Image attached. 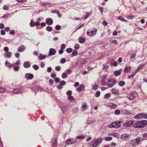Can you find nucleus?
Returning <instances> with one entry per match:
<instances>
[{
	"instance_id": "6e6552de",
	"label": "nucleus",
	"mask_w": 147,
	"mask_h": 147,
	"mask_svg": "<svg viewBox=\"0 0 147 147\" xmlns=\"http://www.w3.org/2000/svg\"><path fill=\"white\" fill-rule=\"evenodd\" d=\"M129 135L127 134H123L121 135V138L122 140H126L128 139L129 137Z\"/></svg>"
},
{
	"instance_id": "864d4df0",
	"label": "nucleus",
	"mask_w": 147,
	"mask_h": 147,
	"mask_svg": "<svg viewBox=\"0 0 147 147\" xmlns=\"http://www.w3.org/2000/svg\"><path fill=\"white\" fill-rule=\"evenodd\" d=\"M52 12L53 13H55L57 14H59L60 12L58 10H52Z\"/></svg>"
},
{
	"instance_id": "ddd939ff",
	"label": "nucleus",
	"mask_w": 147,
	"mask_h": 147,
	"mask_svg": "<svg viewBox=\"0 0 147 147\" xmlns=\"http://www.w3.org/2000/svg\"><path fill=\"white\" fill-rule=\"evenodd\" d=\"M133 123L134 122L133 121H128L126 122L125 124L126 127H129L133 125Z\"/></svg>"
},
{
	"instance_id": "bb28decb",
	"label": "nucleus",
	"mask_w": 147,
	"mask_h": 147,
	"mask_svg": "<svg viewBox=\"0 0 147 147\" xmlns=\"http://www.w3.org/2000/svg\"><path fill=\"white\" fill-rule=\"evenodd\" d=\"M68 98L70 102H73L75 100L74 97L72 96H68Z\"/></svg>"
},
{
	"instance_id": "b1692460",
	"label": "nucleus",
	"mask_w": 147,
	"mask_h": 147,
	"mask_svg": "<svg viewBox=\"0 0 147 147\" xmlns=\"http://www.w3.org/2000/svg\"><path fill=\"white\" fill-rule=\"evenodd\" d=\"M118 84L119 86L122 87L125 84V83L124 81L121 80L119 81Z\"/></svg>"
},
{
	"instance_id": "69168bd1",
	"label": "nucleus",
	"mask_w": 147,
	"mask_h": 147,
	"mask_svg": "<svg viewBox=\"0 0 147 147\" xmlns=\"http://www.w3.org/2000/svg\"><path fill=\"white\" fill-rule=\"evenodd\" d=\"M9 34L12 35H14L15 34V31L14 30H10L9 32Z\"/></svg>"
},
{
	"instance_id": "4be33fe9",
	"label": "nucleus",
	"mask_w": 147,
	"mask_h": 147,
	"mask_svg": "<svg viewBox=\"0 0 147 147\" xmlns=\"http://www.w3.org/2000/svg\"><path fill=\"white\" fill-rule=\"evenodd\" d=\"M57 144V140L55 138H54L52 139V144L53 146H55Z\"/></svg>"
},
{
	"instance_id": "f03ea898",
	"label": "nucleus",
	"mask_w": 147,
	"mask_h": 147,
	"mask_svg": "<svg viewBox=\"0 0 147 147\" xmlns=\"http://www.w3.org/2000/svg\"><path fill=\"white\" fill-rule=\"evenodd\" d=\"M116 82L117 81L115 79H109L108 80V82L107 83V85L109 88H111L116 84Z\"/></svg>"
},
{
	"instance_id": "f8f14e48",
	"label": "nucleus",
	"mask_w": 147,
	"mask_h": 147,
	"mask_svg": "<svg viewBox=\"0 0 147 147\" xmlns=\"http://www.w3.org/2000/svg\"><path fill=\"white\" fill-rule=\"evenodd\" d=\"M122 71V69H121L115 71L114 72V74L116 76H118L121 74Z\"/></svg>"
},
{
	"instance_id": "20e7f679",
	"label": "nucleus",
	"mask_w": 147,
	"mask_h": 147,
	"mask_svg": "<svg viewBox=\"0 0 147 147\" xmlns=\"http://www.w3.org/2000/svg\"><path fill=\"white\" fill-rule=\"evenodd\" d=\"M101 142V139L99 138L93 140L91 142V146L92 147H96Z\"/></svg>"
},
{
	"instance_id": "c03bdc74",
	"label": "nucleus",
	"mask_w": 147,
	"mask_h": 147,
	"mask_svg": "<svg viewBox=\"0 0 147 147\" xmlns=\"http://www.w3.org/2000/svg\"><path fill=\"white\" fill-rule=\"evenodd\" d=\"M110 42H111L113 43H114L115 45H116L117 44V40H116L114 39V40H113L112 39H110Z\"/></svg>"
},
{
	"instance_id": "e433bc0d",
	"label": "nucleus",
	"mask_w": 147,
	"mask_h": 147,
	"mask_svg": "<svg viewBox=\"0 0 147 147\" xmlns=\"http://www.w3.org/2000/svg\"><path fill=\"white\" fill-rule=\"evenodd\" d=\"M76 138L79 139H84L85 138V136L82 135H79L77 136L76 137Z\"/></svg>"
},
{
	"instance_id": "aec40b11",
	"label": "nucleus",
	"mask_w": 147,
	"mask_h": 147,
	"mask_svg": "<svg viewBox=\"0 0 147 147\" xmlns=\"http://www.w3.org/2000/svg\"><path fill=\"white\" fill-rule=\"evenodd\" d=\"M25 50V47L24 45L18 48V51L19 52H21Z\"/></svg>"
},
{
	"instance_id": "a19ab883",
	"label": "nucleus",
	"mask_w": 147,
	"mask_h": 147,
	"mask_svg": "<svg viewBox=\"0 0 147 147\" xmlns=\"http://www.w3.org/2000/svg\"><path fill=\"white\" fill-rule=\"evenodd\" d=\"M111 96V94L107 93L104 96V98H109Z\"/></svg>"
},
{
	"instance_id": "0e129e2a",
	"label": "nucleus",
	"mask_w": 147,
	"mask_h": 147,
	"mask_svg": "<svg viewBox=\"0 0 147 147\" xmlns=\"http://www.w3.org/2000/svg\"><path fill=\"white\" fill-rule=\"evenodd\" d=\"M9 15V13H7L4 15L1 18H8V16Z\"/></svg>"
},
{
	"instance_id": "a878e982",
	"label": "nucleus",
	"mask_w": 147,
	"mask_h": 147,
	"mask_svg": "<svg viewBox=\"0 0 147 147\" xmlns=\"http://www.w3.org/2000/svg\"><path fill=\"white\" fill-rule=\"evenodd\" d=\"M78 54V52L76 50H74L73 51L72 55L71 56V57H73V56H76Z\"/></svg>"
},
{
	"instance_id": "de8ad7c7",
	"label": "nucleus",
	"mask_w": 147,
	"mask_h": 147,
	"mask_svg": "<svg viewBox=\"0 0 147 147\" xmlns=\"http://www.w3.org/2000/svg\"><path fill=\"white\" fill-rule=\"evenodd\" d=\"M120 111L119 109H116L115 111V114L116 115H118L120 114Z\"/></svg>"
},
{
	"instance_id": "bf43d9fd",
	"label": "nucleus",
	"mask_w": 147,
	"mask_h": 147,
	"mask_svg": "<svg viewBox=\"0 0 147 147\" xmlns=\"http://www.w3.org/2000/svg\"><path fill=\"white\" fill-rule=\"evenodd\" d=\"M84 25V24H83L81 25H80V26H78V28H77L76 30H75V31L74 32H75L76 31L78 30L79 29H80V28H82V27Z\"/></svg>"
},
{
	"instance_id": "412c9836",
	"label": "nucleus",
	"mask_w": 147,
	"mask_h": 147,
	"mask_svg": "<svg viewBox=\"0 0 147 147\" xmlns=\"http://www.w3.org/2000/svg\"><path fill=\"white\" fill-rule=\"evenodd\" d=\"M23 65L24 67L26 68H28L30 67V64L29 62H25L24 63Z\"/></svg>"
},
{
	"instance_id": "6ab92c4d",
	"label": "nucleus",
	"mask_w": 147,
	"mask_h": 147,
	"mask_svg": "<svg viewBox=\"0 0 147 147\" xmlns=\"http://www.w3.org/2000/svg\"><path fill=\"white\" fill-rule=\"evenodd\" d=\"M115 123V124L116 125V128H117L120 127H121L120 123H121V121H117L113 122Z\"/></svg>"
},
{
	"instance_id": "1a4fd4ad",
	"label": "nucleus",
	"mask_w": 147,
	"mask_h": 147,
	"mask_svg": "<svg viewBox=\"0 0 147 147\" xmlns=\"http://www.w3.org/2000/svg\"><path fill=\"white\" fill-rule=\"evenodd\" d=\"M56 53V51L55 49L53 48H51L49 50V53L48 55L50 56L52 55H54Z\"/></svg>"
},
{
	"instance_id": "680f3d73",
	"label": "nucleus",
	"mask_w": 147,
	"mask_h": 147,
	"mask_svg": "<svg viewBox=\"0 0 147 147\" xmlns=\"http://www.w3.org/2000/svg\"><path fill=\"white\" fill-rule=\"evenodd\" d=\"M144 65L143 64L140 65L138 67V68L136 70L138 69H142L144 67Z\"/></svg>"
},
{
	"instance_id": "338daca9",
	"label": "nucleus",
	"mask_w": 147,
	"mask_h": 147,
	"mask_svg": "<svg viewBox=\"0 0 147 147\" xmlns=\"http://www.w3.org/2000/svg\"><path fill=\"white\" fill-rule=\"evenodd\" d=\"M107 74L102 76V80H106L107 78Z\"/></svg>"
},
{
	"instance_id": "9b49d317",
	"label": "nucleus",
	"mask_w": 147,
	"mask_h": 147,
	"mask_svg": "<svg viewBox=\"0 0 147 147\" xmlns=\"http://www.w3.org/2000/svg\"><path fill=\"white\" fill-rule=\"evenodd\" d=\"M25 78L27 79H32L33 78V75L31 73H27L25 75Z\"/></svg>"
},
{
	"instance_id": "c85d7f7f",
	"label": "nucleus",
	"mask_w": 147,
	"mask_h": 147,
	"mask_svg": "<svg viewBox=\"0 0 147 147\" xmlns=\"http://www.w3.org/2000/svg\"><path fill=\"white\" fill-rule=\"evenodd\" d=\"M86 41V39L84 37H82L79 40V42L81 43H84Z\"/></svg>"
},
{
	"instance_id": "774afa93",
	"label": "nucleus",
	"mask_w": 147,
	"mask_h": 147,
	"mask_svg": "<svg viewBox=\"0 0 147 147\" xmlns=\"http://www.w3.org/2000/svg\"><path fill=\"white\" fill-rule=\"evenodd\" d=\"M79 45L78 44H76L75 45L74 48L76 49H78L79 48Z\"/></svg>"
},
{
	"instance_id": "4c0bfd02",
	"label": "nucleus",
	"mask_w": 147,
	"mask_h": 147,
	"mask_svg": "<svg viewBox=\"0 0 147 147\" xmlns=\"http://www.w3.org/2000/svg\"><path fill=\"white\" fill-rule=\"evenodd\" d=\"M32 67L36 70H37L39 69V67L36 65H34L32 66Z\"/></svg>"
},
{
	"instance_id": "603ef678",
	"label": "nucleus",
	"mask_w": 147,
	"mask_h": 147,
	"mask_svg": "<svg viewBox=\"0 0 147 147\" xmlns=\"http://www.w3.org/2000/svg\"><path fill=\"white\" fill-rule=\"evenodd\" d=\"M66 62V60L64 58L61 59L60 60V63H64Z\"/></svg>"
},
{
	"instance_id": "13d9d810",
	"label": "nucleus",
	"mask_w": 147,
	"mask_h": 147,
	"mask_svg": "<svg viewBox=\"0 0 147 147\" xmlns=\"http://www.w3.org/2000/svg\"><path fill=\"white\" fill-rule=\"evenodd\" d=\"M108 63H105V64L103 65V69H107L108 67Z\"/></svg>"
},
{
	"instance_id": "e2e57ef3",
	"label": "nucleus",
	"mask_w": 147,
	"mask_h": 147,
	"mask_svg": "<svg viewBox=\"0 0 147 147\" xmlns=\"http://www.w3.org/2000/svg\"><path fill=\"white\" fill-rule=\"evenodd\" d=\"M100 92L98 91L96 92L95 95L96 97H98L100 96Z\"/></svg>"
},
{
	"instance_id": "79ce46f5",
	"label": "nucleus",
	"mask_w": 147,
	"mask_h": 147,
	"mask_svg": "<svg viewBox=\"0 0 147 147\" xmlns=\"http://www.w3.org/2000/svg\"><path fill=\"white\" fill-rule=\"evenodd\" d=\"M72 49L71 48H68L66 49V51L67 53H70L72 51Z\"/></svg>"
},
{
	"instance_id": "0eeeda50",
	"label": "nucleus",
	"mask_w": 147,
	"mask_h": 147,
	"mask_svg": "<svg viewBox=\"0 0 147 147\" xmlns=\"http://www.w3.org/2000/svg\"><path fill=\"white\" fill-rule=\"evenodd\" d=\"M76 141V139L74 138H70L68 139L66 141L67 144H71L75 143Z\"/></svg>"
},
{
	"instance_id": "473e14b6",
	"label": "nucleus",
	"mask_w": 147,
	"mask_h": 147,
	"mask_svg": "<svg viewBox=\"0 0 147 147\" xmlns=\"http://www.w3.org/2000/svg\"><path fill=\"white\" fill-rule=\"evenodd\" d=\"M46 56L45 55H43L41 54H40V56L39 57V59L40 60H42L44 59H45Z\"/></svg>"
},
{
	"instance_id": "4d7b16f0",
	"label": "nucleus",
	"mask_w": 147,
	"mask_h": 147,
	"mask_svg": "<svg viewBox=\"0 0 147 147\" xmlns=\"http://www.w3.org/2000/svg\"><path fill=\"white\" fill-rule=\"evenodd\" d=\"M16 1L18 2L21 3H24L27 1L26 0H16Z\"/></svg>"
},
{
	"instance_id": "6e6d98bb",
	"label": "nucleus",
	"mask_w": 147,
	"mask_h": 147,
	"mask_svg": "<svg viewBox=\"0 0 147 147\" xmlns=\"http://www.w3.org/2000/svg\"><path fill=\"white\" fill-rule=\"evenodd\" d=\"M5 91V89L4 88L0 87V92L3 93Z\"/></svg>"
},
{
	"instance_id": "052dcab7",
	"label": "nucleus",
	"mask_w": 147,
	"mask_h": 147,
	"mask_svg": "<svg viewBox=\"0 0 147 147\" xmlns=\"http://www.w3.org/2000/svg\"><path fill=\"white\" fill-rule=\"evenodd\" d=\"M51 76L52 78H55L56 76V74L55 73H52L51 74Z\"/></svg>"
},
{
	"instance_id": "7c9ffc66",
	"label": "nucleus",
	"mask_w": 147,
	"mask_h": 147,
	"mask_svg": "<svg viewBox=\"0 0 147 147\" xmlns=\"http://www.w3.org/2000/svg\"><path fill=\"white\" fill-rule=\"evenodd\" d=\"M20 88H15L13 90V93L14 94H17L20 92Z\"/></svg>"
},
{
	"instance_id": "39448f33",
	"label": "nucleus",
	"mask_w": 147,
	"mask_h": 147,
	"mask_svg": "<svg viewBox=\"0 0 147 147\" xmlns=\"http://www.w3.org/2000/svg\"><path fill=\"white\" fill-rule=\"evenodd\" d=\"M137 96V93L136 92H131L127 95V97L129 100H132Z\"/></svg>"
},
{
	"instance_id": "2f4dec72",
	"label": "nucleus",
	"mask_w": 147,
	"mask_h": 147,
	"mask_svg": "<svg viewBox=\"0 0 147 147\" xmlns=\"http://www.w3.org/2000/svg\"><path fill=\"white\" fill-rule=\"evenodd\" d=\"M109 127L110 128H116V126L115 123L113 122L109 125Z\"/></svg>"
},
{
	"instance_id": "37998d69",
	"label": "nucleus",
	"mask_w": 147,
	"mask_h": 147,
	"mask_svg": "<svg viewBox=\"0 0 147 147\" xmlns=\"http://www.w3.org/2000/svg\"><path fill=\"white\" fill-rule=\"evenodd\" d=\"M72 94V92L71 90H69L66 92V94L69 96H71V95Z\"/></svg>"
},
{
	"instance_id": "393cba45",
	"label": "nucleus",
	"mask_w": 147,
	"mask_h": 147,
	"mask_svg": "<svg viewBox=\"0 0 147 147\" xmlns=\"http://www.w3.org/2000/svg\"><path fill=\"white\" fill-rule=\"evenodd\" d=\"M131 67L130 66L126 67L124 69V71L125 72H129L131 70Z\"/></svg>"
},
{
	"instance_id": "f257e3e1",
	"label": "nucleus",
	"mask_w": 147,
	"mask_h": 147,
	"mask_svg": "<svg viewBox=\"0 0 147 147\" xmlns=\"http://www.w3.org/2000/svg\"><path fill=\"white\" fill-rule=\"evenodd\" d=\"M147 125V121L142 120L139 121L133 124V127L135 128H142L145 127Z\"/></svg>"
},
{
	"instance_id": "72a5a7b5",
	"label": "nucleus",
	"mask_w": 147,
	"mask_h": 147,
	"mask_svg": "<svg viewBox=\"0 0 147 147\" xmlns=\"http://www.w3.org/2000/svg\"><path fill=\"white\" fill-rule=\"evenodd\" d=\"M122 112L125 114H129L130 113L129 111L125 109H123Z\"/></svg>"
},
{
	"instance_id": "58836bf2",
	"label": "nucleus",
	"mask_w": 147,
	"mask_h": 147,
	"mask_svg": "<svg viewBox=\"0 0 147 147\" xmlns=\"http://www.w3.org/2000/svg\"><path fill=\"white\" fill-rule=\"evenodd\" d=\"M46 30L49 32H51L52 30V28L51 26H48L46 28Z\"/></svg>"
},
{
	"instance_id": "2eb2a0df",
	"label": "nucleus",
	"mask_w": 147,
	"mask_h": 147,
	"mask_svg": "<svg viewBox=\"0 0 147 147\" xmlns=\"http://www.w3.org/2000/svg\"><path fill=\"white\" fill-rule=\"evenodd\" d=\"M46 23L48 25H51L53 23L52 19L50 18H47L46 20Z\"/></svg>"
},
{
	"instance_id": "9d476101",
	"label": "nucleus",
	"mask_w": 147,
	"mask_h": 147,
	"mask_svg": "<svg viewBox=\"0 0 147 147\" xmlns=\"http://www.w3.org/2000/svg\"><path fill=\"white\" fill-rule=\"evenodd\" d=\"M88 106L87 103L85 102H83L82 104V106L81 107V110L82 111H84L88 108Z\"/></svg>"
},
{
	"instance_id": "dca6fc26",
	"label": "nucleus",
	"mask_w": 147,
	"mask_h": 147,
	"mask_svg": "<svg viewBox=\"0 0 147 147\" xmlns=\"http://www.w3.org/2000/svg\"><path fill=\"white\" fill-rule=\"evenodd\" d=\"M110 65L111 66L113 65L114 67H116L117 66L118 64L114 60L112 59L111 61Z\"/></svg>"
},
{
	"instance_id": "7ed1b4c3",
	"label": "nucleus",
	"mask_w": 147,
	"mask_h": 147,
	"mask_svg": "<svg viewBox=\"0 0 147 147\" xmlns=\"http://www.w3.org/2000/svg\"><path fill=\"white\" fill-rule=\"evenodd\" d=\"M141 141V139L140 138L138 137L132 140L131 145L134 146H136L139 144Z\"/></svg>"
},
{
	"instance_id": "5701e85b",
	"label": "nucleus",
	"mask_w": 147,
	"mask_h": 147,
	"mask_svg": "<svg viewBox=\"0 0 147 147\" xmlns=\"http://www.w3.org/2000/svg\"><path fill=\"white\" fill-rule=\"evenodd\" d=\"M108 107L112 109H115L117 107V105L113 103H110L108 105Z\"/></svg>"
},
{
	"instance_id": "3c124183",
	"label": "nucleus",
	"mask_w": 147,
	"mask_h": 147,
	"mask_svg": "<svg viewBox=\"0 0 147 147\" xmlns=\"http://www.w3.org/2000/svg\"><path fill=\"white\" fill-rule=\"evenodd\" d=\"M54 80L57 83H58L60 81V79L59 78L56 77L54 78Z\"/></svg>"
},
{
	"instance_id": "c9c22d12",
	"label": "nucleus",
	"mask_w": 147,
	"mask_h": 147,
	"mask_svg": "<svg viewBox=\"0 0 147 147\" xmlns=\"http://www.w3.org/2000/svg\"><path fill=\"white\" fill-rule=\"evenodd\" d=\"M35 22L32 20H31L30 24V26L31 27H33L35 26Z\"/></svg>"
},
{
	"instance_id": "5fc2aeb1",
	"label": "nucleus",
	"mask_w": 147,
	"mask_h": 147,
	"mask_svg": "<svg viewBox=\"0 0 147 147\" xmlns=\"http://www.w3.org/2000/svg\"><path fill=\"white\" fill-rule=\"evenodd\" d=\"M55 69L56 71H59L61 69V67L60 66H57L55 67Z\"/></svg>"
},
{
	"instance_id": "cd10ccee",
	"label": "nucleus",
	"mask_w": 147,
	"mask_h": 147,
	"mask_svg": "<svg viewBox=\"0 0 147 147\" xmlns=\"http://www.w3.org/2000/svg\"><path fill=\"white\" fill-rule=\"evenodd\" d=\"M136 72H134L131 74L129 75L128 77V78L129 79H132L134 76L136 75Z\"/></svg>"
},
{
	"instance_id": "423d86ee",
	"label": "nucleus",
	"mask_w": 147,
	"mask_h": 147,
	"mask_svg": "<svg viewBox=\"0 0 147 147\" xmlns=\"http://www.w3.org/2000/svg\"><path fill=\"white\" fill-rule=\"evenodd\" d=\"M97 30L94 28L93 30H88L87 32V34L90 37L94 36L96 34Z\"/></svg>"
},
{
	"instance_id": "f704fd0d",
	"label": "nucleus",
	"mask_w": 147,
	"mask_h": 147,
	"mask_svg": "<svg viewBox=\"0 0 147 147\" xmlns=\"http://www.w3.org/2000/svg\"><path fill=\"white\" fill-rule=\"evenodd\" d=\"M14 67L13 68V69L14 71L16 72L18 71L20 68V66L16 65L15 66H14Z\"/></svg>"
},
{
	"instance_id": "4468645a",
	"label": "nucleus",
	"mask_w": 147,
	"mask_h": 147,
	"mask_svg": "<svg viewBox=\"0 0 147 147\" xmlns=\"http://www.w3.org/2000/svg\"><path fill=\"white\" fill-rule=\"evenodd\" d=\"M143 117L144 118V113H139L135 115L134 116V118L136 119H139V118Z\"/></svg>"
},
{
	"instance_id": "09e8293b",
	"label": "nucleus",
	"mask_w": 147,
	"mask_h": 147,
	"mask_svg": "<svg viewBox=\"0 0 147 147\" xmlns=\"http://www.w3.org/2000/svg\"><path fill=\"white\" fill-rule=\"evenodd\" d=\"M61 28V26L59 25H57L55 27V29L57 30H59Z\"/></svg>"
},
{
	"instance_id": "8fccbe9b",
	"label": "nucleus",
	"mask_w": 147,
	"mask_h": 147,
	"mask_svg": "<svg viewBox=\"0 0 147 147\" xmlns=\"http://www.w3.org/2000/svg\"><path fill=\"white\" fill-rule=\"evenodd\" d=\"M66 84V82L64 81H61L60 83V85L64 86Z\"/></svg>"
},
{
	"instance_id": "f3484780",
	"label": "nucleus",
	"mask_w": 147,
	"mask_h": 147,
	"mask_svg": "<svg viewBox=\"0 0 147 147\" xmlns=\"http://www.w3.org/2000/svg\"><path fill=\"white\" fill-rule=\"evenodd\" d=\"M12 53L11 52L8 51L4 53V56L5 58L7 57H10L11 56Z\"/></svg>"
},
{
	"instance_id": "a18cd8bd",
	"label": "nucleus",
	"mask_w": 147,
	"mask_h": 147,
	"mask_svg": "<svg viewBox=\"0 0 147 147\" xmlns=\"http://www.w3.org/2000/svg\"><path fill=\"white\" fill-rule=\"evenodd\" d=\"M136 56V53H133L131 54L130 56V58L131 59H132L133 58H134Z\"/></svg>"
},
{
	"instance_id": "ea45409f",
	"label": "nucleus",
	"mask_w": 147,
	"mask_h": 147,
	"mask_svg": "<svg viewBox=\"0 0 147 147\" xmlns=\"http://www.w3.org/2000/svg\"><path fill=\"white\" fill-rule=\"evenodd\" d=\"M67 74L63 72L62 74V78H66L67 76Z\"/></svg>"
},
{
	"instance_id": "49530a36",
	"label": "nucleus",
	"mask_w": 147,
	"mask_h": 147,
	"mask_svg": "<svg viewBox=\"0 0 147 147\" xmlns=\"http://www.w3.org/2000/svg\"><path fill=\"white\" fill-rule=\"evenodd\" d=\"M112 138L111 137H107L105 138V140L106 141H109L112 139Z\"/></svg>"
},
{
	"instance_id": "c756f323",
	"label": "nucleus",
	"mask_w": 147,
	"mask_h": 147,
	"mask_svg": "<svg viewBox=\"0 0 147 147\" xmlns=\"http://www.w3.org/2000/svg\"><path fill=\"white\" fill-rule=\"evenodd\" d=\"M5 64L6 66L7 67L11 68V67L12 66V64H11L10 63L8 62L7 61H5Z\"/></svg>"
},
{
	"instance_id": "a211bd4d",
	"label": "nucleus",
	"mask_w": 147,
	"mask_h": 147,
	"mask_svg": "<svg viewBox=\"0 0 147 147\" xmlns=\"http://www.w3.org/2000/svg\"><path fill=\"white\" fill-rule=\"evenodd\" d=\"M85 88V86L84 85H81L77 89V91L78 92H80L81 91L83 90Z\"/></svg>"
}]
</instances>
